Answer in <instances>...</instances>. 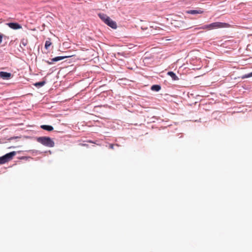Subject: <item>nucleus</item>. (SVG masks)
Returning <instances> with one entry per match:
<instances>
[{
    "label": "nucleus",
    "instance_id": "f257e3e1",
    "mask_svg": "<svg viewBox=\"0 0 252 252\" xmlns=\"http://www.w3.org/2000/svg\"><path fill=\"white\" fill-rule=\"evenodd\" d=\"M38 142L41 143L44 146L48 147H53L55 145V143L53 140L49 137L42 136L36 138Z\"/></svg>",
    "mask_w": 252,
    "mask_h": 252
},
{
    "label": "nucleus",
    "instance_id": "f03ea898",
    "mask_svg": "<svg viewBox=\"0 0 252 252\" xmlns=\"http://www.w3.org/2000/svg\"><path fill=\"white\" fill-rule=\"evenodd\" d=\"M228 24L225 23H221L219 22H214L212 24H210L208 25H205L203 27H200L199 29H208V30H212L214 29H218V28H222L227 27Z\"/></svg>",
    "mask_w": 252,
    "mask_h": 252
},
{
    "label": "nucleus",
    "instance_id": "7ed1b4c3",
    "mask_svg": "<svg viewBox=\"0 0 252 252\" xmlns=\"http://www.w3.org/2000/svg\"><path fill=\"white\" fill-rule=\"evenodd\" d=\"M16 154V153L15 151H13L0 157V164H3L11 160Z\"/></svg>",
    "mask_w": 252,
    "mask_h": 252
},
{
    "label": "nucleus",
    "instance_id": "20e7f679",
    "mask_svg": "<svg viewBox=\"0 0 252 252\" xmlns=\"http://www.w3.org/2000/svg\"><path fill=\"white\" fill-rule=\"evenodd\" d=\"M172 24L175 27L188 29L189 28L188 27L186 22L184 21L178 20L173 19L172 22Z\"/></svg>",
    "mask_w": 252,
    "mask_h": 252
},
{
    "label": "nucleus",
    "instance_id": "39448f33",
    "mask_svg": "<svg viewBox=\"0 0 252 252\" xmlns=\"http://www.w3.org/2000/svg\"><path fill=\"white\" fill-rule=\"evenodd\" d=\"M12 77V74L10 73L0 71V77L3 79L8 80Z\"/></svg>",
    "mask_w": 252,
    "mask_h": 252
},
{
    "label": "nucleus",
    "instance_id": "423d86ee",
    "mask_svg": "<svg viewBox=\"0 0 252 252\" xmlns=\"http://www.w3.org/2000/svg\"><path fill=\"white\" fill-rule=\"evenodd\" d=\"M9 27L13 30H18L22 28L21 25L17 23H8L7 24Z\"/></svg>",
    "mask_w": 252,
    "mask_h": 252
},
{
    "label": "nucleus",
    "instance_id": "0eeeda50",
    "mask_svg": "<svg viewBox=\"0 0 252 252\" xmlns=\"http://www.w3.org/2000/svg\"><path fill=\"white\" fill-rule=\"evenodd\" d=\"M105 24L112 29H116L117 28L116 22L112 20L110 18L105 22Z\"/></svg>",
    "mask_w": 252,
    "mask_h": 252
},
{
    "label": "nucleus",
    "instance_id": "6e6552de",
    "mask_svg": "<svg viewBox=\"0 0 252 252\" xmlns=\"http://www.w3.org/2000/svg\"><path fill=\"white\" fill-rule=\"evenodd\" d=\"M204 12V11L200 8L198 10H189L186 11V13L190 14H202Z\"/></svg>",
    "mask_w": 252,
    "mask_h": 252
},
{
    "label": "nucleus",
    "instance_id": "1a4fd4ad",
    "mask_svg": "<svg viewBox=\"0 0 252 252\" xmlns=\"http://www.w3.org/2000/svg\"><path fill=\"white\" fill-rule=\"evenodd\" d=\"M69 56H58L52 59V61L53 62H56L62 60L64 59L68 58Z\"/></svg>",
    "mask_w": 252,
    "mask_h": 252
},
{
    "label": "nucleus",
    "instance_id": "9d476101",
    "mask_svg": "<svg viewBox=\"0 0 252 252\" xmlns=\"http://www.w3.org/2000/svg\"><path fill=\"white\" fill-rule=\"evenodd\" d=\"M40 127L42 129L48 131H52L54 129L52 126L49 125H41Z\"/></svg>",
    "mask_w": 252,
    "mask_h": 252
},
{
    "label": "nucleus",
    "instance_id": "9b49d317",
    "mask_svg": "<svg viewBox=\"0 0 252 252\" xmlns=\"http://www.w3.org/2000/svg\"><path fill=\"white\" fill-rule=\"evenodd\" d=\"M167 75L170 76L173 80H178V77L172 71H169L167 72Z\"/></svg>",
    "mask_w": 252,
    "mask_h": 252
},
{
    "label": "nucleus",
    "instance_id": "f8f14e48",
    "mask_svg": "<svg viewBox=\"0 0 252 252\" xmlns=\"http://www.w3.org/2000/svg\"><path fill=\"white\" fill-rule=\"evenodd\" d=\"M28 39H27L23 38L21 40L20 47L22 49L23 51L24 50V49H23L22 45H23L24 46H26L28 44Z\"/></svg>",
    "mask_w": 252,
    "mask_h": 252
},
{
    "label": "nucleus",
    "instance_id": "ddd939ff",
    "mask_svg": "<svg viewBox=\"0 0 252 252\" xmlns=\"http://www.w3.org/2000/svg\"><path fill=\"white\" fill-rule=\"evenodd\" d=\"M99 18L105 23V22L109 18L106 15L104 14H99Z\"/></svg>",
    "mask_w": 252,
    "mask_h": 252
},
{
    "label": "nucleus",
    "instance_id": "4468645a",
    "mask_svg": "<svg viewBox=\"0 0 252 252\" xmlns=\"http://www.w3.org/2000/svg\"><path fill=\"white\" fill-rule=\"evenodd\" d=\"M46 84L45 81H42L36 82L34 84V86L37 88H40Z\"/></svg>",
    "mask_w": 252,
    "mask_h": 252
},
{
    "label": "nucleus",
    "instance_id": "2eb2a0df",
    "mask_svg": "<svg viewBox=\"0 0 252 252\" xmlns=\"http://www.w3.org/2000/svg\"><path fill=\"white\" fill-rule=\"evenodd\" d=\"M161 89V87L159 85H154L152 86L151 90L154 91L158 92Z\"/></svg>",
    "mask_w": 252,
    "mask_h": 252
},
{
    "label": "nucleus",
    "instance_id": "dca6fc26",
    "mask_svg": "<svg viewBox=\"0 0 252 252\" xmlns=\"http://www.w3.org/2000/svg\"><path fill=\"white\" fill-rule=\"evenodd\" d=\"M52 44V43L50 41V39H49V40H46L45 41V48L46 49H48V48H49V47Z\"/></svg>",
    "mask_w": 252,
    "mask_h": 252
},
{
    "label": "nucleus",
    "instance_id": "f3484780",
    "mask_svg": "<svg viewBox=\"0 0 252 252\" xmlns=\"http://www.w3.org/2000/svg\"><path fill=\"white\" fill-rule=\"evenodd\" d=\"M252 77V72L248 74H245V75H243L241 77V78L244 79L245 78H249V77Z\"/></svg>",
    "mask_w": 252,
    "mask_h": 252
},
{
    "label": "nucleus",
    "instance_id": "a211bd4d",
    "mask_svg": "<svg viewBox=\"0 0 252 252\" xmlns=\"http://www.w3.org/2000/svg\"><path fill=\"white\" fill-rule=\"evenodd\" d=\"M88 143H94V142L93 141H92V140L87 141L85 142V143L81 144V145L82 146H88Z\"/></svg>",
    "mask_w": 252,
    "mask_h": 252
},
{
    "label": "nucleus",
    "instance_id": "6ab92c4d",
    "mask_svg": "<svg viewBox=\"0 0 252 252\" xmlns=\"http://www.w3.org/2000/svg\"><path fill=\"white\" fill-rule=\"evenodd\" d=\"M43 61L45 62V63H46L48 64H52L54 63V62L52 61V59L51 60V61L44 60H43Z\"/></svg>",
    "mask_w": 252,
    "mask_h": 252
},
{
    "label": "nucleus",
    "instance_id": "aec40b11",
    "mask_svg": "<svg viewBox=\"0 0 252 252\" xmlns=\"http://www.w3.org/2000/svg\"><path fill=\"white\" fill-rule=\"evenodd\" d=\"M3 34L0 33V43L2 42Z\"/></svg>",
    "mask_w": 252,
    "mask_h": 252
},
{
    "label": "nucleus",
    "instance_id": "412c9836",
    "mask_svg": "<svg viewBox=\"0 0 252 252\" xmlns=\"http://www.w3.org/2000/svg\"><path fill=\"white\" fill-rule=\"evenodd\" d=\"M114 145H113V144H110V145H109V148H110V149H113V148H114Z\"/></svg>",
    "mask_w": 252,
    "mask_h": 252
}]
</instances>
